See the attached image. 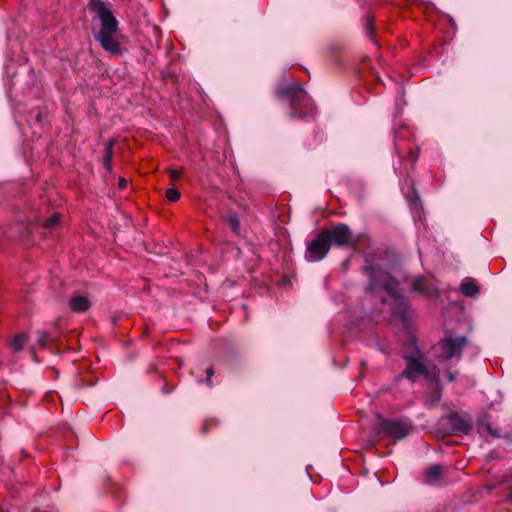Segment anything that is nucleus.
Here are the masks:
<instances>
[{
    "mask_svg": "<svg viewBox=\"0 0 512 512\" xmlns=\"http://www.w3.org/2000/svg\"><path fill=\"white\" fill-rule=\"evenodd\" d=\"M88 7L100 20V29L96 39L101 47L113 55H121L122 47L115 35L118 31V21L110 8L102 0H89Z\"/></svg>",
    "mask_w": 512,
    "mask_h": 512,
    "instance_id": "1",
    "label": "nucleus"
},
{
    "mask_svg": "<svg viewBox=\"0 0 512 512\" xmlns=\"http://www.w3.org/2000/svg\"><path fill=\"white\" fill-rule=\"evenodd\" d=\"M276 94L279 98L290 103V117L292 119H302L315 115L316 106L301 84L294 82L279 86Z\"/></svg>",
    "mask_w": 512,
    "mask_h": 512,
    "instance_id": "2",
    "label": "nucleus"
},
{
    "mask_svg": "<svg viewBox=\"0 0 512 512\" xmlns=\"http://www.w3.org/2000/svg\"><path fill=\"white\" fill-rule=\"evenodd\" d=\"M403 359L406 362V367L399 376L400 378L415 382L419 376H428L427 367L424 364V355L418 348H415L412 354H404Z\"/></svg>",
    "mask_w": 512,
    "mask_h": 512,
    "instance_id": "3",
    "label": "nucleus"
},
{
    "mask_svg": "<svg viewBox=\"0 0 512 512\" xmlns=\"http://www.w3.org/2000/svg\"><path fill=\"white\" fill-rule=\"evenodd\" d=\"M467 345V338L464 336H447L441 339L435 349L436 357L440 360H450L453 357H460L462 350Z\"/></svg>",
    "mask_w": 512,
    "mask_h": 512,
    "instance_id": "4",
    "label": "nucleus"
},
{
    "mask_svg": "<svg viewBox=\"0 0 512 512\" xmlns=\"http://www.w3.org/2000/svg\"><path fill=\"white\" fill-rule=\"evenodd\" d=\"M367 275L370 277L368 290L374 291L377 288H383L393 297L397 296V281L387 272L375 270L371 266L365 267Z\"/></svg>",
    "mask_w": 512,
    "mask_h": 512,
    "instance_id": "5",
    "label": "nucleus"
},
{
    "mask_svg": "<svg viewBox=\"0 0 512 512\" xmlns=\"http://www.w3.org/2000/svg\"><path fill=\"white\" fill-rule=\"evenodd\" d=\"M380 423L376 429L377 436L386 434L396 440L405 438L411 431V425L401 420H389L379 417Z\"/></svg>",
    "mask_w": 512,
    "mask_h": 512,
    "instance_id": "6",
    "label": "nucleus"
},
{
    "mask_svg": "<svg viewBox=\"0 0 512 512\" xmlns=\"http://www.w3.org/2000/svg\"><path fill=\"white\" fill-rule=\"evenodd\" d=\"M323 234H326L325 238L330 243L339 247L351 245L356 247L357 241L353 240L352 232L348 225L338 224L330 229H323Z\"/></svg>",
    "mask_w": 512,
    "mask_h": 512,
    "instance_id": "7",
    "label": "nucleus"
},
{
    "mask_svg": "<svg viewBox=\"0 0 512 512\" xmlns=\"http://www.w3.org/2000/svg\"><path fill=\"white\" fill-rule=\"evenodd\" d=\"M325 236L326 234L320 231L307 246L306 254L309 261H320L327 256L331 245Z\"/></svg>",
    "mask_w": 512,
    "mask_h": 512,
    "instance_id": "8",
    "label": "nucleus"
},
{
    "mask_svg": "<svg viewBox=\"0 0 512 512\" xmlns=\"http://www.w3.org/2000/svg\"><path fill=\"white\" fill-rule=\"evenodd\" d=\"M395 150L400 159L409 160L413 164L417 161L419 156V148L410 141L401 143L398 135L395 137Z\"/></svg>",
    "mask_w": 512,
    "mask_h": 512,
    "instance_id": "9",
    "label": "nucleus"
},
{
    "mask_svg": "<svg viewBox=\"0 0 512 512\" xmlns=\"http://www.w3.org/2000/svg\"><path fill=\"white\" fill-rule=\"evenodd\" d=\"M448 421L454 433L467 434L471 429L470 421L456 413L450 414Z\"/></svg>",
    "mask_w": 512,
    "mask_h": 512,
    "instance_id": "10",
    "label": "nucleus"
},
{
    "mask_svg": "<svg viewBox=\"0 0 512 512\" xmlns=\"http://www.w3.org/2000/svg\"><path fill=\"white\" fill-rule=\"evenodd\" d=\"M69 307L72 312L84 313L91 307V302L87 296L74 294L69 300Z\"/></svg>",
    "mask_w": 512,
    "mask_h": 512,
    "instance_id": "11",
    "label": "nucleus"
},
{
    "mask_svg": "<svg viewBox=\"0 0 512 512\" xmlns=\"http://www.w3.org/2000/svg\"><path fill=\"white\" fill-rule=\"evenodd\" d=\"M442 475V467L440 465L430 466L424 474V482L428 485H433L438 482Z\"/></svg>",
    "mask_w": 512,
    "mask_h": 512,
    "instance_id": "12",
    "label": "nucleus"
},
{
    "mask_svg": "<svg viewBox=\"0 0 512 512\" xmlns=\"http://www.w3.org/2000/svg\"><path fill=\"white\" fill-rule=\"evenodd\" d=\"M461 293L467 297H474L480 291L477 283L472 279H465L460 286Z\"/></svg>",
    "mask_w": 512,
    "mask_h": 512,
    "instance_id": "13",
    "label": "nucleus"
},
{
    "mask_svg": "<svg viewBox=\"0 0 512 512\" xmlns=\"http://www.w3.org/2000/svg\"><path fill=\"white\" fill-rule=\"evenodd\" d=\"M412 288L421 294L432 296L434 294V288L428 284L424 278L415 279L412 283Z\"/></svg>",
    "mask_w": 512,
    "mask_h": 512,
    "instance_id": "14",
    "label": "nucleus"
},
{
    "mask_svg": "<svg viewBox=\"0 0 512 512\" xmlns=\"http://www.w3.org/2000/svg\"><path fill=\"white\" fill-rule=\"evenodd\" d=\"M114 143H115V141L113 139H109L105 144L103 165L108 172L112 171V158H113Z\"/></svg>",
    "mask_w": 512,
    "mask_h": 512,
    "instance_id": "15",
    "label": "nucleus"
},
{
    "mask_svg": "<svg viewBox=\"0 0 512 512\" xmlns=\"http://www.w3.org/2000/svg\"><path fill=\"white\" fill-rule=\"evenodd\" d=\"M374 24H375L374 17L373 16H368L366 18L365 30H366V35L368 36V38L370 40H374V38H375V27H374Z\"/></svg>",
    "mask_w": 512,
    "mask_h": 512,
    "instance_id": "16",
    "label": "nucleus"
},
{
    "mask_svg": "<svg viewBox=\"0 0 512 512\" xmlns=\"http://www.w3.org/2000/svg\"><path fill=\"white\" fill-rule=\"evenodd\" d=\"M26 340H27L26 335H24V334L16 335L11 342V348L15 352L21 350L23 348L24 344L26 343Z\"/></svg>",
    "mask_w": 512,
    "mask_h": 512,
    "instance_id": "17",
    "label": "nucleus"
},
{
    "mask_svg": "<svg viewBox=\"0 0 512 512\" xmlns=\"http://www.w3.org/2000/svg\"><path fill=\"white\" fill-rule=\"evenodd\" d=\"M165 196L169 202L175 203L180 199L181 193L175 187H171L166 190Z\"/></svg>",
    "mask_w": 512,
    "mask_h": 512,
    "instance_id": "18",
    "label": "nucleus"
},
{
    "mask_svg": "<svg viewBox=\"0 0 512 512\" xmlns=\"http://www.w3.org/2000/svg\"><path fill=\"white\" fill-rule=\"evenodd\" d=\"M59 221H60V216L58 213H55L43 222V228L44 229H52L58 225Z\"/></svg>",
    "mask_w": 512,
    "mask_h": 512,
    "instance_id": "19",
    "label": "nucleus"
},
{
    "mask_svg": "<svg viewBox=\"0 0 512 512\" xmlns=\"http://www.w3.org/2000/svg\"><path fill=\"white\" fill-rule=\"evenodd\" d=\"M228 223H229L231 229L233 230V232L235 234H238L239 230H240V221H239L238 217L236 216V214L228 215Z\"/></svg>",
    "mask_w": 512,
    "mask_h": 512,
    "instance_id": "20",
    "label": "nucleus"
},
{
    "mask_svg": "<svg viewBox=\"0 0 512 512\" xmlns=\"http://www.w3.org/2000/svg\"><path fill=\"white\" fill-rule=\"evenodd\" d=\"M37 335H38V338H37L38 345L41 348H46L48 346V343L50 340L49 335L44 331H38Z\"/></svg>",
    "mask_w": 512,
    "mask_h": 512,
    "instance_id": "21",
    "label": "nucleus"
},
{
    "mask_svg": "<svg viewBox=\"0 0 512 512\" xmlns=\"http://www.w3.org/2000/svg\"><path fill=\"white\" fill-rule=\"evenodd\" d=\"M219 421L215 418L207 419L202 426V432L207 433L210 429L218 426Z\"/></svg>",
    "mask_w": 512,
    "mask_h": 512,
    "instance_id": "22",
    "label": "nucleus"
},
{
    "mask_svg": "<svg viewBox=\"0 0 512 512\" xmlns=\"http://www.w3.org/2000/svg\"><path fill=\"white\" fill-rule=\"evenodd\" d=\"M168 175L172 181H177L183 175V170L169 169Z\"/></svg>",
    "mask_w": 512,
    "mask_h": 512,
    "instance_id": "23",
    "label": "nucleus"
},
{
    "mask_svg": "<svg viewBox=\"0 0 512 512\" xmlns=\"http://www.w3.org/2000/svg\"><path fill=\"white\" fill-rule=\"evenodd\" d=\"M214 375L213 367H209L206 369V384L208 386H212V376Z\"/></svg>",
    "mask_w": 512,
    "mask_h": 512,
    "instance_id": "24",
    "label": "nucleus"
},
{
    "mask_svg": "<svg viewBox=\"0 0 512 512\" xmlns=\"http://www.w3.org/2000/svg\"><path fill=\"white\" fill-rule=\"evenodd\" d=\"M127 186V180L125 178H120L118 181V188L124 189Z\"/></svg>",
    "mask_w": 512,
    "mask_h": 512,
    "instance_id": "25",
    "label": "nucleus"
},
{
    "mask_svg": "<svg viewBox=\"0 0 512 512\" xmlns=\"http://www.w3.org/2000/svg\"><path fill=\"white\" fill-rule=\"evenodd\" d=\"M447 379L450 382L455 381V379H456V372L447 371Z\"/></svg>",
    "mask_w": 512,
    "mask_h": 512,
    "instance_id": "26",
    "label": "nucleus"
},
{
    "mask_svg": "<svg viewBox=\"0 0 512 512\" xmlns=\"http://www.w3.org/2000/svg\"><path fill=\"white\" fill-rule=\"evenodd\" d=\"M507 499L512 503V486L509 488V492L507 494Z\"/></svg>",
    "mask_w": 512,
    "mask_h": 512,
    "instance_id": "27",
    "label": "nucleus"
}]
</instances>
